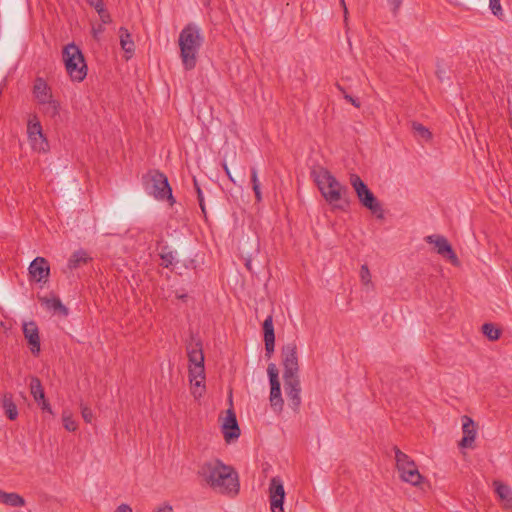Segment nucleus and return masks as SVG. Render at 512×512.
Returning a JSON list of instances; mask_svg holds the SVG:
<instances>
[{"mask_svg":"<svg viewBox=\"0 0 512 512\" xmlns=\"http://www.w3.org/2000/svg\"><path fill=\"white\" fill-rule=\"evenodd\" d=\"M197 477L202 483L221 494L236 495L239 492L238 473L220 459L214 458L199 464Z\"/></svg>","mask_w":512,"mask_h":512,"instance_id":"1","label":"nucleus"},{"mask_svg":"<svg viewBox=\"0 0 512 512\" xmlns=\"http://www.w3.org/2000/svg\"><path fill=\"white\" fill-rule=\"evenodd\" d=\"M204 43V35L201 28L194 24H187L180 32L178 45L180 58L185 70L189 71L196 67L199 51Z\"/></svg>","mask_w":512,"mask_h":512,"instance_id":"2","label":"nucleus"},{"mask_svg":"<svg viewBox=\"0 0 512 512\" xmlns=\"http://www.w3.org/2000/svg\"><path fill=\"white\" fill-rule=\"evenodd\" d=\"M35 102L42 106L45 115L55 118L60 114V102L54 98L52 88L43 77H36L32 86Z\"/></svg>","mask_w":512,"mask_h":512,"instance_id":"3","label":"nucleus"},{"mask_svg":"<svg viewBox=\"0 0 512 512\" xmlns=\"http://www.w3.org/2000/svg\"><path fill=\"white\" fill-rule=\"evenodd\" d=\"M62 60L65 65L66 72L72 81L81 82L87 75V65L84 55L80 48L69 43L62 50Z\"/></svg>","mask_w":512,"mask_h":512,"instance_id":"4","label":"nucleus"},{"mask_svg":"<svg viewBox=\"0 0 512 512\" xmlns=\"http://www.w3.org/2000/svg\"><path fill=\"white\" fill-rule=\"evenodd\" d=\"M393 450L401 480L413 486H418L422 482L423 476L420 474L415 462L398 447L395 446Z\"/></svg>","mask_w":512,"mask_h":512,"instance_id":"5","label":"nucleus"},{"mask_svg":"<svg viewBox=\"0 0 512 512\" xmlns=\"http://www.w3.org/2000/svg\"><path fill=\"white\" fill-rule=\"evenodd\" d=\"M27 136L32 150L39 153H46L49 150L48 140L36 115L31 116L28 120Z\"/></svg>","mask_w":512,"mask_h":512,"instance_id":"6","label":"nucleus"},{"mask_svg":"<svg viewBox=\"0 0 512 512\" xmlns=\"http://www.w3.org/2000/svg\"><path fill=\"white\" fill-rule=\"evenodd\" d=\"M281 353L284 367L283 378L298 377L299 364L296 343L290 342L285 344L281 349Z\"/></svg>","mask_w":512,"mask_h":512,"instance_id":"7","label":"nucleus"},{"mask_svg":"<svg viewBox=\"0 0 512 512\" xmlns=\"http://www.w3.org/2000/svg\"><path fill=\"white\" fill-rule=\"evenodd\" d=\"M314 182L320 192H341V183L323 167H318L312 171Z\"/></svg>","mask_w":512,"mask_h":512,"instance_id":"8","label":"nucleus"},{"mask_svg":"<svg viewBox=\"0 0 512 512\" xmlns=\"http://www.w3.org/2000/svg\"><path fill=\"white\" fill-rule=\"evenodd\" d=\"M267 373L270 381V404L275 411H282L284 401L281 395V385L278 377V369L274 363H270L267 367Z\"/></svg>","mask_w":512,"mask_h":512,"instance_id":"9","label":"nucleus"},{"mask_svg":"<svg viewBox=\"0 0 512 512\" xmlns=\"http://www.w3.org/2000/svg\"><path fill=\"white\" fill-rule=\"evenodd\" d=\"M142 179L146 192H172L167 177L157 170L149 171Z\"/></svg>","mask_w":512,"mask_h":512,"instance_id":"10","label":"nucleus"},{"mask_svg":"<svg viewBox=\"0 0 512 512\" xmlns=\"http://www.w3.org/2000/svg\"><path fill=\"white\" fill-rule=\"evenodd\" d=\"M285 490L279 477H272L269 484V501L271 512H285L283 508Z\"/></svg>","mask_w":512,"mask_h":512,"instance_id":"11","label":"nucleus"},{"mask_svg":"<svg viewBox=\"0 0 512 512\" xmlns=\"http://www.w3.org/2000/svg\"><path fill=\"white\" fill-rule=\"evenodd\" d=\"M284 390L293 410H298L301 405V384L298 377L283 378Z\"/></svg>","mask_w":512,"mask_h":512,"instance_id":"12","label":"nucleus"},{"mask_svg":"<svg viewBox=\"0 0 512 512\" xmlns=\"http://www.w3.org/2000/svg\"><path fill=\"white\" fill-rule=\"evenodd\" d=\"M425 241L429 244H434L437 253L447 257L453 264H458V258L452 249L451 244L442 235H429L425 237Z\"/></svg>","mask_w":512,"mask_h":512,"instance_id":"13","label":"nucleus"},{"mask_svg":"<svg viewBox=\"0 0 512 512\" xmlns=\"http://www.w3.org/2000/svg\"><path fill=\"white\" fill-rule=\"evenodd\" d=\"M29 275L36 282H47L50 275V266L44 257H36L29 265Z\"/></svg>","mask_w":512,"mask_h":512,"instance_id":"14","label":"nucleus"},{"mask_svg":"<svg viewBox=\"0 0 512 512\" xmlns=\"http://www.w3.org/2000/svg\"><path fill=\"white\" fill-rule=\"evenodd\" d=\"M30 393L41 410L53 415L50 403L45 397V392L39 378L32 377L30 381Z\"/></svg>","mask_w":512,"mask_h":512,"instance_id":"15","label":"nucleus"},{"mask_svg":"<svg viewBox=\"0 0 512 512\" xmlns=\"http://www.w3.org/2000/svg\"><path fill=\"white\" fill-rule=\"evenodd\" d=\"M189 379L194 386L192 394L195 398L201 397L205 390L203 384L205 379L204 365H189Z\"/></svg>","mask_w":512,"mask_h":512,"instance_id":"16","label":"nucleus"},{"mask_svg":"<svg viewBox=\"0 0 512 512\" xmlns=\"http://www.w3.org/2000/svg\"><path fill=\"white\" fill-rule=\"evenodd\" d=\"M222 433L227 443H230L240 436V428L236 419V415L232 410L227 411V416L222 425Z\"/></svg>","mask_w":512,"mask_h":512,"instance_id":"17","label":"nucleus"},{"mask_svg":"<svg viewBox=\"0 0 512 512\" xmlns=\"http://www.w3.org/2000/svg\"><path fill=\"white\" fill-rule=\"evenodd\" d=\"M462 432L463 437L459 442L462 448H472L476 438L475 422L469 416L462 417Z\"/></svg>","mask_w":512,"mask_h":512,"instance_id":"18","label":"nucleus"},{"mask_svg":"<svg viewBox=\"0 0 512 512\" xmlns=\"http://www.w3.org/2000/svg\"><path fill=\"white\" fill-rule=\"evenodd\" d=\"M23 334L30 345L32 354L38 355L40 352V337L36 323L33 321L24 323Z\"/></svg>","mask_w":512,"mask_h":512,"instance_id":"19","label":"nucleus"},{"mask_svg":"<svg viewBox=\"0 0 512 512\" xmlns=\"http://www.w3.org/2000/svg\"><path fill=\"white\" fill-rule=\"evenodd\" d=\"M360 202L368 208L378 219L384 218V211L381 203L375 197V194H357Z\"/></svg>","mask_w":512,"mask_h":512,"instance_id":"20","label":"nucleus"},{"mask_svg":"<svg viewBox=\"0 0 512 512\" xmlns=\"http://www.w3.org/2000/svg\"><path fill=\"white\" fill-rule=\"evenodd\" d=\"M322 196L332 210L346 211L349 208L350 200L347 194H322Z\"/></svg>","mask_w":512,"mask_h":512,"instance_id":"21","label":"nucleus"},{"mask_svg":"<svg viewBox=\"0 0 512 512\" xmlns=\"http://www.w3.org/2000/svg\"><path fill=\"white\" fill-rule=\"evenodd\" d=\"M119 39L122 50L126 53V59H130L135 52V44L131 34L125 27L119 28Z\"/></svg>","mask_w":512,"mask_h":512,"instance_id":"22","label":"nucleus"},{"mask_svg":"<svg viewBox=\"0 0 512 512\" xmlns=\"http://www.w3.org/2000/svg\"><path fill=\"white\" fill-rule=\"evenodd\" d=\"M1 406L5 415L9 420H16L18 417V409L13 400V395L10 392H5L1 398Z\"/></svg>","mask_w":512,"mask_h":512,"instance_id":"23","label":"nucleus"},{"mask_svg":"<svg viewBox=\"0 0 512 512\" xmlns=\"http://www.w3.org/2000/svg\"><path fill=\"white\" fill-rule=\"evenodd\" d=\"M187 355L190 365H204V354L200 342L188 344Z\"/></svg>","mask_w":512,"mask_h":512,"instance_id":"24","label":"nucleus"},{"mask_svg":"<svg viewBox=\"0 0 512 512\" xmlns=\"http://www.w3.org/2000/svg\"><path fill=\"white\" fill-rule=\"evenodd\" d=\"M495 492L497 496L504 502V507L512 509V489L501 481H494Z\"/></svg>","mask_w":512,"mask_h":512,"instance_id":"25","label":"nucleus"},{"mask_svg":"<svg viewBox=\"0 0 512 512\" xmlns=\"http://www.w3.org/2000/svg\"><path fill=\"white\" fill-rule=\"evenodd\" d=\"M91 260L92 258L88 255V253L85 250L79 249L75 251L69 258L67 268L69 270H74L87 264Z\"/></svg>","mask_w":512,"mask_h":512,"instance_id":"26","label":"nucleus"},{"mask_svg":"<svg viewBox=\"0 0 512 512\" xmlns=\"http://www.w3.org/2000/svg\"><path fill=\"white\" fill-rule=\"evenodd\" d=\"M0 502L11 507H21L25 505V499L18 493H8L1 490Z\"/></svg>","mask_w":512,"mask_h":512,"instance_id":"27","label":"nucleus"},{"mask_svg":"<svg viewBox=\"0 0 512 512\" xmlns=\"http://www.w3.org/2000/svg\"><path fill=\"white\" fill-rule=\"evenodd\" d=\"M42 303L46 305L48 309L59 312L63 315L68 314V309L62 304L59 298H43Z\"/></svg>","mask_w":512,"mask_h":512,"instance_id":"28","label":"nucleus"},{"mask_svg":"<svg viewBox=\"0 0 512 512\" xmlns=\"http://www.w3.org/2000/svg\"><path fill=\"white\" fill-rule=\"evenodd\" d=\"M483 334L491 341H495L500 337V330L492 323H485L482 326Z\"/></svg>","mask_w":512,"mask_h":512,"instance_id":"29","label":"nucleus"},{"mask_svg":"<svg viewBox=\"0 0 512 512\" xmlns=\"http://www.w3.org/2000/svg\"><path fill=\"white\" fill-rule=\"evenodd\" d=\"M159 255L162 260L161 265L164 266L165 268L170 267L174 263V254L171 250L168 249L167 246L162 247Z\"/></svg>","mask_w":512,"mask_h":512,"instance_id":"30","label":"nucleus"},{"mask_svg":"<svg viewBox=\"0 0 512 512\" xmlns=\"http://www.w3.org/2000/svg\"><path fill=\"white\" fill-rule=\"evenodd\" d=\"M264 339H275V332L273 326V317L268 315L263 322Z\"/></svg>","mask_w":512,"mask_h":512,"instance_id":"31","label":"nucleus"},{"mask_svg":"<svg viewBox=\"0 0 512 512\" xmlns=\"http://www.w3.org/2000/svg\"><path fill=\"white\" fill-rule=\"evenodd\" d=\"M350 184L353 187L355 192H370V190L367 188L366 184L356 174L350 175Z\"/></svg>","mask_w":512,"mask_h":512,"instance_id":"32","label":"nucleus"},{"mask_svg":"<svg viewBox=\"0 0 512 512\" xmlns=\"http://www.w3.org/2000/svg\"><path fill=\"white\" fill-rule=\"evenodd\" d=\"M62 420L66 430L73 432L77 429V423L74 421L70 412L64 411L62 414Z\"/></svg>","mask_w":512,"mask_h":512,"instance_id":"33","label":"nucleus"},{"mask_svg":"<svg viewBox=\"0 0 512 512\" xmlns=\"http://www.w3.org/2000/svg\"><path fill=\"white\" fill-rule=\"evenodd\" d=\"M413 129L420 138L426 141L430 140L432 137L431 132L420 123H413Z\"/></svg>","mask_w":512,"mask_h":512,"instance_id":"34","label":"nucleus"},{"mask_svg":"<svg viewBox=\"0 0 512 512\" xmlns=\"http://www.w3.org/2000/svg\"><path fill=\"white\" fill-rule=\"evenodd\" d=\"M489 8L493 15L498 18L503 16V9L500 0H489Z\"/></svg>","mask_w":512,"mask_h":512,"instance_id":"35","label":"nucleus"},{"mask_svg":"<svg viewBox=\"0 0 512 512\" xmlns=\"http://www.w3.org/2000/svg\"><path fill=\"white\" fill-rule=\"evenodd\" d=\"M80 409H81V415H82V418L84 419V421L86 423H92V421L94 419V414H93L91 408H89L87 405L81 403Z\"/></svg>","mask_w":512,"mask_h":512,"instance_id":"36","label":"nucleus"},{"mask_svg":"<svg viewBox=\"0 0 512 512\" xmlns=\"http://www.w3.org/2000/svg\"><path fill=\"white\" fill-rule=\"evenodd\" d=\"M360 277H361V281L364 285H368L371 283V274H370L369 268L366 264L361 266Z\"/></svg>","mask_w":512,"mask_h":512,"instance_id":"37","label":"nucleus"},{"mask_svg":"<svg viewBox=\"0 0 512 512\" xmlns=\"http://www.w3.org/2000/svg\"><path fill=\"white\" fill-rule=\"evenodd\" d=\"M265 342V355L267 358H270L274 353L275 349V339H264Z\"/></svg>","mask_w":512,"mask_h":512,"instance_id":"38","label":"nucleus"},{"mask_svg":"<svg viewBox=\"0 0 512 512\" xmlns=\"http://www.w3.org/2000/svg\"><path fill=\"white\" fill-rule=\"evenodd\" d=\"M96 12L98 13L100 20L103 24L111 23V21H112L111 16H110L109 12L105 9V7L98 9V11H96Z\"/></svg>","mask_w":512,"mask_h":512,"instance_id":"39","label":"nucleus"},{"mask_svg":"<svg viewBox=\"0 0 512 512\" xmlns=\"http://www.w3.org/2000/svg\"><path fill=\"white\" fill-rule=\"evenodd\" d=\"M251 182L253 192H260V183L257 178V171L255 169H252L251 171Z\"/></svg>","mask_w":512,"mask_h":512,"instance_id":"40","label":"nucleus"},{"mask_svg":"<svg viewBox=\"0 0 512 512\" xmlns=\"http://www.w3.org/2000/svg\"><path fill=\"white\" fill-rule=\"evenodd\" d=\"M155 198L158 200H167L170 205L175 203V198L173 194H154Z\"/></svg>","mask_w":512,"mask_h":512,"instance_id":"41","label":"nucleus"},{"mask_svg":"<svg viewBox=\"0 0 512 512\" xmlns=\"http://www.w3.org/2000/svg\"><path fill=\"white\" fill-rule=\"evenodd\" d=\"M394 14L400 9L403 0H387Z\"/></svg>","mask_w":512,"mask_h":512,"instance_id":"42","label":"nucleus"},{"mask_svg":"<svg viewBox=\"0 0 512 512\" xmlns=\"http://www.w3.org/2000/svg\"><path fill=\"white\" fill-rule=\"evenodd\" d=\"M86 1L96 11H98V9L105 7L103 0H86Z\"/></svg>","mask_w":512,"mask_h":512,"instance_id":"43","label":"nucleus"},{"mask_svg":"<svg viewBox=\"0 0 512 512\" xmlns=\"http://www.w3.org/2000/svg\"><path fill=\"white\" fill-rule=\"evenodd\" d=\"M344 98H345L347 101H349V102H350L353 106H355L356 108H359V107H360V102H359L357 99L353 98L352 96H350V95L346 94V95L344 96Z\"/></svg>","mask_w":512,"mask_h":512,"instance_id":"44","label":"nucleus"},{"mask_svg":"<svg viewBox=\"0 0 512 512\" xmlns=\"http://www.w3.org/2000/svg\"><path fill=\"white\" fill-rule=\"evenodd\" d=\"M115 512H132V509L127 504H121L120 506L117 507Z\"/></svg>","mask_w":512,"mask_h":512,"instance_id":"45","label":"nucleus"},{"mask_svg":"<svg viewBox=\"0 0 512 512\" xmlns=\"http://www.w3.org/2000/svg\"><path fill=\"white\" fill-rule=\"evenodd\" d=\"M197 196H198V201H199V205L201 207V210H202L203 214L206 215V209H205V205H204L203 194L198 193Z\"/></svg>","mask_w":512,"mask_h":512,"instance_id":"46","label":"nucleus"},{"mask_svg":"<svg viewBox=\"0 0 512 512\" xmlns=\"http://www.w3.org/2000/svg\"><path fill=\"white\" fill-rule=\"evenodd\" d=\"M340 4H341V6L343 8V11H344V19H345V21H347L348 9L346 7L345 0H340Z\"/></svg>","mask_w":512,"mask_h":512,"instance_id":"47","label":"nucleus"},{"mask_svg":"<svg viewBox=\"0 0 512 512\" xmlns=\"http://www.w3.org/2000/svg\"><path fill=\"white\" fill-rule=\"evenodd\" d=\"M103 30H104V29H103V27H102V26H99L97 29H94V30H93L94 37H97V35H98L99 33H102V32H103Z\"/></svg>","mask_w":512,"mask_h":512,"instance_id":"48","label":"nucleus"},{"mask_svg":"<svg viewBox=\"0 0 512 512\" xmlns=\"http://www.w3.org/2000/svg\"><path fill=\"white\" fill-rule=\"evenodd\" d=\"M172 508L170 506H165L163 508L158 509L156 512H171Z\"/></svg>","mask_w":512,"mask_h":512,"instance_id":"49","label":"nucleus"},{"mask_svg":"<svg viewBox=\"0 0 512 512\" xmlns=\"http://www.w3.org/2000/svg\"><path fill=\"white\" fill-rule=\"evenodd\" d=\"M245 266L247 267V269L251 270V260L250 259L246 260Z\"/></svg>","mask_w":512,"mask_h":512,"instance_id":"50","label":"nucleus"},{"mask_svg":"<svg viewBox=\"0 0 512 512\" xmlns=\"http://www.w3.org/2000/svg\"><path fill=\"white\" fill-rule=\"evenodd\" d=\"M255 198L257 202H260L262 199V194H255Z\"/></svg>","mask_w":512,"mask_h":512,"instance_id":"51","label":"nucleus"}]
</instances>
